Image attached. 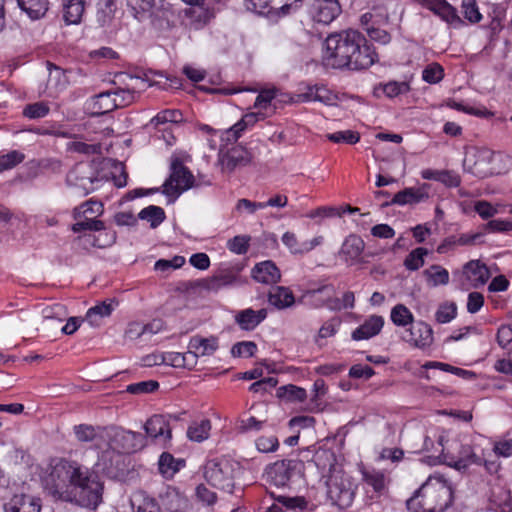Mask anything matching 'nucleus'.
I'll list each match as a JSON object with an SVG mask.
<instances>
[{
	"instance_id": "obj_1",
	"label": "nucleus",
	"mask_w": 512,
	"mask_h": 512,
	"mask_svg": "<svg viewBox=\"0 0 512 512\" xmlns=\"http://www.w3.org/2000/svg\"><path fill=\"white\" fill-rule=\"evenodd\" d=\"M45 490L56 501L96 509L102 501L103 485L93 471L75 461L61 459L53 467Z\"/></svg>"
},
{
	"instance_id": "obj_2",
	"label": "nucleus",
	"mask_w": 512,
	"mask_h": 512,
	"mask_svg": "<svg viewBox=\"0 0 512 512\" xmlns=\"http://www.w3.org/2000/svg\"><path fill=\"white\" fill-rule=\"evenodd\" d=\"M322 59L334 69L363 70L378 60V54L362 33L348 29L326 38Z\"/></svg>"
},
{
	"instance_id": "obj_3",
	"label": "nucleus",
	"mask_w": 512,
	"mask_h": 512,
	"mask_svg": "<svg viewBox=\"0 0 512 512\" xmlns=\"http://www.w3.org/2000/svg\"><path fill=\"white\" fill-rule=\"evenodd\" d=\"M452 502L451 485L442 477L430 476L406 505L411 512H444Z\"/></svg>"
},
{
	"instance_id": "obj_4",
	"label": "nucleus",
	"mask_w": 512,
	"mask_h": 512,
	"mask_svg": "<svg viewBox=\"0 0 512 512\" xmlns=\"http://www.w3.org/2000/svg\"><path fill=\"white\" fill-rule=\"evenodd\" d=\"M506 157L496 154L488 148H471L466 151L463 169L478 178H486L506 172V169L495 165L496 160L502 162Z\"/></svg>"
},
{
	"instance_id": "obj_5",
	"label": "nucleus",
	"mask_w": 512,
	"mask_h": 512,
	"mask_svg": "<svg viewBox=\"0 0 512 512\" xmlns=\"http://www.w3.org/2000/svg\"><path fill=\"white\" fill-rule=\"evenodd\" d=\"M128 7L132 10L133 16L138 21L146 18L158 29L168 24L171 13L170 4L165 0H127Z\"/></svg>"
},
{
	"instance_id": "obj_6",
	"label": "nucleus",
	"mask_w": 512,
	"mask_h": 512,
	"mask_svg": "<svg viewBox=\"0 0 512 512\" xmlns=\"http://www.w3.org/2000/svg\"><path fill=\"white\" fill-rule=\"evenodd\" d=\"M109 448L120 454H130L146 446V437L139 433L111 427L107 430Z\"/></svg>"
},
{
	"instance_id": "obj_7",
	"label": "nucleus",
	"mask_w": 512,
	"mask_h": 512,
	"mask_svg": "<svg viewBox=\"0 0 512 512\" xmlns=\"http://www.w3.org/2000/svg\"><path fill=\"white\" fill-rule=\"evenodd\" d=\"M327 497L332 505L340 509L349 507L354 499V490L350 479L340 471L326 479Z\"/></svg>"
},
{
	"instance_id": "obj_8",
	"label": "nucleus",
	"mask_w": 512,
	"mask_h": 512,
	"mask_svg": "<svg viewBox=\"0 0 512 512\" xmlns=\"http://www.w3.org/2000/svg\"><path fill=\"white\" fill-rule=\"evenodd\" d=\"M194 176L189 169L184 166L179 158L171 162V174L163 184V194L166 196H179L180 193L193 187Z\"/></svg>"
},
{
	"instance_id": "obj_9",
	"label": "nucleus",
	"mask_w": 512,
	"mask_h": 512,
	"mask_svg": "<svg viewBox=\"0 0 512 512\" xmlns=\"http://www.w3.org/2000/svg\"><path fill=\"white\" fill-rule=\"evenodd\" d=\"M205 479L213 487L231 493L234 489L233 470L226 460L213 459L207 462Z\"/></svg>"
},
{
	"instance_id": "obj_10",
	"label": "nucleus",
	"mask_w": 512,
	"mask_h": 512,
	"mask_svg": "<svg viewBox=\"0 0 512 512\" xmlns=\"http://www.w3.org/2000/svg\"><path fill=\"white\" fill-rule=\"evenodd\" d=\"M301 466L302 463L299 460L284 459L276 461L266 468V481L276 487H287Z\"/></svg>"
},
{
	"instance_id": "obj_11",
	"label": "nucleus",
	"mask_w": 512,
	"mask_h": 512,
	"mask_svg": "<svg viewBox=\"0 0 512 512\" xmlns=\"http://www.w3.org/2000/svg\"><path fill=\"white\" fill-rule=\"evenodd\" d=\"M95 181H98L96 172L91 165L85 163L76 164L66 176L67 185L78 189L83 196L94 191Z\"/></svg>"
},
{
	"instance_id": "obj_12",
	"label": "nucleus",
	"mask_w": 512,
	"mask_h": 512,
	"mask_svg": "<svg viewBox=\"0 0 512 512\" xmlns=\"http://www.w3.org/2000/svg\"><path fill=\"white\" fill-rule=\"evenodd\" d=\"M170 419L178 420L175 415L155 414L151 416L144 424L146 438H151L154 442L166 444L172 438Z\"/></svg>"
},
{
	"instance_id": "obj_13",
	"label": "nucleus",
	"mask_w": 512,
	"mask_h": 512,
	"mask_svg": "<svg viewBox=\"0 0 512 512\" xmlns=\"http://www.w3.org/2000/svg\"><path fill=\"white\" fill-rule=\"evenodd\" d=\"M403 340L416 348L425 349L433 343V330L427 323L418 321L405 331Z\"/></svg>"
},
{
	"instance_id": "obj_14",
	"label": "nucleus",
	"mask_w": 512,
	"mask_h": 512,
	"mask_svg": "<svg viewBox=\"0 0 512 512\" xmlns=\"http://www.w3.org/2000/svg\"><path fill=\"white\" fill-rule=\"evenodd\" d=\"M428 185L423 184L421 187H409L396 193L391 200H387L381 204V207H388L391 205H416L424 202L429 198Z\"/></svg>"
},
{
	"instance_id": "obj_15",
	"label": "nucleus",
	"mask_w": 512,
	"mask_h": 512,
	"mask_svg": "<svg viewBox=\"0 0 512 512\" xmlns=\"http://www.w3.org/2000/svg\"><path fill=\"white\" fill-rule=\"evenodd\" d=\"M341 13L338 0H315L313 4L312 18L315 22L329 25Z\"/></svg>"
},
{
	"instance_id": "obj_16",
	"label": "nucleus",
	"mask_w": 512,
	"mask_h": 512,
	"mask_svg": "<svg viewBox=\"0 0 512 512\" xmlns=\"http://www.w3.org/2000/svg\"><path fill=\"white\" fill-rule=\"evenodd\" d=\"M161 507L167 512H187L189 509V500L175 487H167L160 494Z\"/></svg>"
},
{
	"instance_id": "obj_17",
	"label": "nucleus",
	"mask_w": 512,
	"mask_h": 512,
	"mask_svg": "<svg viewBox=\"0 0 512 512\" xmlns=\"http://www.w3.org/2000/svg\"><path fill=\"white\" fill-rule=\"evenodd\" d=\"M313 463L317 467L318 471L324 478H328L329 475L342 471L337 466V459L334 452L330 449H318L315 451Z\"/></svg>"
},
{
	"instance_id": "obj_18",
	"label": "nucleus",
	"mask_w": 512,
	"mask_h": 512,
	"mask_svg": "<svg viewBox=\"0 0 512 512\" xmlns=\"http://www.w3.org/2000/svg\"><path fill=\"white\" fill-rule=\"evenodd\" d=\"M4 509L6 512H40L41 500L27 494H15Z\"/></svg>"
},
{
	"instance_id": "obj_19",
	"label": "nucleus",
	"mask_w": 512,
	"mask_h": 512,
	"mask_svg": "<svg viewBox=\"0 0 512 512\" xmlns=\"http://www.w3.org/2000/svg\"><path fill=\"white\" fill-rule=\"evenodd\" d=\"M324 241L323 236H316L310 241L300 242L293 232H285L282 236L283 244L290 250L292 254L303 255L309 253Z\"/></svg>"
},
{
	"instance_id": "obj_20",
	"label": "nucleus",
	"mask_w": 512,
	"mask_h": 512,
	"mask_svg": "<svg viewBox=\"0 0 512 512\" xmlns=\"http://www.w3.org/2000/svg\"><path fill=\"white\" fill-rule=\"evenodd\" d=\"M252 278L263 284H275L281 278V273L276 264L266 260L256 264L251 271Z\"/></svg>"
},
{
	"instance_id": "obj_21",
	"label": "nucleus",
	"mask_w": 512,
	"mask_h": 512,
	"mask_svg": "<svg viewBox=\"0 0 512 512\" xmlns=\"http://www.w3.org/2000/svg\"><path fill=\"white\" fill-rule=\"evenodd\" d=\"M365 243L360 236L351 234L342 244L340 254L350 265L358 263L364 251Z\"/></svg>"
},
{
	"instance_id": "obj_22",
	"label": "nucleus",
	"mask_w": 512,
	"mask_h": 512,
	"mask_svg": "<svg viewBox=\"0 0 512 512\" xmlns=\"http://www.w3.org/2000/svg\"><path fill=\"white\" fill-rule=\"evenodd\" d=\"M384 325L382 316L372 315L363 324L352 332V339L355 341L367 340L380 333Z\"/></svg>"
},
{
	"instance_id": "obj_23",
	"label": "nucleus",
	"mask_w": 512,
	"mask_h": 512,
	"mask_svg": "<svg viewBox=\"0 0 512 512\" xmlns=\"http://www.w3.org/2000/svg\"><path fill=\"white\" fill-rule=\"evenodd\" d=\"M218 347V338L215 336L205 338L200 335H195L191 337L188 344L189 352L196 355V361L200 356L213 355Z\"/></svg>"
},
{
	"instance_id": "obj_24",
	"label": "nucleus",
	"mask_w": 512,
	"mask_h": 512,
	"mask_svg": "<svg viewBox=\"0 0 512 512\" xmlns=\"http://www.w3.org/2000/svg\"><path fill=\"white\" fill-rule=\"evenodd\" d=\"M267 317V310L262 308L260 310H253L247 308L239 311L235 315V322L245 331L254 330L265 318Z\"/></svg>"
},
{
	"instance_id": "obj_25",
	"label": "nucleus",
	"mask_w": 512,
	"mask_h": 512,
	"mask_svg": "<svg viewBox=\"0 0 512 512\" xmlns=\"http://www.w3.org/2000/svg\"><path fill=\"white\" fill-rule=\"evenodd\" d=\"M463 273L475 287L484 285L490 277L488 268L485 264L481 263L480 260H471L466 263L463 268Z\"/></svg>"
},
{
	"instance_id": "obj_26",
	"label": "nucleus",
	"mask_w": 512,
	"mask_h": 512,
	"mask_svg": "<svg viewBox=\"0 0 512 512\" xmlns=\"http://www.w3.org/2000/svg\"><path fill=\"white\" fill-rule=\"evenodd\" d=\"M130 503L134 512H161V506L157 500L143 490L134 492Z\"/></svg>"
},
{
	"instance_id": "obj_27",
	"label": "nucleus",
	"mask_w": 512,
	"mask_h": 512,
	"mask_svg": "<svg viewBox=\"0 0 512 512\" xmlns=\"http://www.w3.org/2000/svg\"><path fill=\"white\" fill-rule=\"evenodd\" d=\"M427 8L448 23H460L456 9L445 0H424Z\"/></svg>"
},
{
	"instance_id": "obj_28",
	"label": "nucleus",
	"mask_w": 512,
	"mask_h": 512,
	"mask_svg": "<svg viewBox=\"0 0 512 512\" xmlns=\"http://www.w3.org/2000/svg\"><path fill=\"white\" fill-rule=\"evenodd\" d=\"M251 162L250 153L243 148H232L222 158L224 169L233 171L237 167L245 166Z\"/></svg>"
},
{
	"instance_id": "obj_29",
	"label": "nucleus",
	"mask_w": 512,
	"mask_h": 512,
	"mask_svg": "<svg viewBox=\"0 0 512 512\" xmlns=\"http://www.w3.org/2000/svg\"><path fill=\"white\" fill-rule=\"evenodd\" d=\"M104 238H102V235L95 236L91 234L79 236L75 239V241L78 243L79 247H81L84 250H89L92 247L97 248H106L111 246L115 240H116V233H105Z\"/></svg>"
},
{
	"instance_id": "obj_30",
	"label": "nucleus",
	"mask_w": 512,
	"mask_h": 512,
	"mask_svg": "<svg viewBox=\"0 0 512 512\" xmlns=\"http://www.w3.org/2000/svg\"><path fill=\"white\" fill-rule=\"evenodd\" d=\"M268 302L277 309H285L295 302L294 295L289 288L276 286L268 294Z\"/></svg>"
},
{
	"instance_id": "obj_31",
	"label": "nucleus",
	"mask_w": 512,
	"mask_h": 512,
	"mask_svg": "<svg viewBox=\"0 0 512 512\" xmlns=\"http://www.w3.org/2000/svg\"><path fill=\"white\" fill-rule=\"evenodd\" d=\"M115 301L105 300L88 309L85 320L89 322L91 326L97 327L100 325V320L104 317H108L114 310Z\"/></svg>"
},
{
	"instance_id": "obj_32",
	"label": "nucleus",
	"mask_w": 512,
	"mask_h": 512,
	"mask_svg": "<svg viewBox=\"0 0 512 512\" xmlns=\"http://www.w3.org/2000/svg\"><path fill=\"white\" fill-rule=\"evenodd\" d=\"M299 101H319L326 105H330L334 100L333 94L322 86H307L304 92L298 94Z\"/></svg>"
},
{
	"instance_id": "obj_33",
	"label": "nucleus",
	"mask_w": 512,
	"mask_h": 512,
	"mask_svg": "<svg viewBox=\"0 0 512 512\" xmlns=\"http://www.w3.org/2000/svg\"><path fill=\"white\" fill-rule=\"evenodd\" d=\"M184 466V459H176L168 452H163L158 461L159 472L165 478H172Z\"/></svg>"
},
{
	"instance_id": "obj_34",
	"label": "nucleus",
	"mask_w": 512,
	"mask_h": 512,
	"mask_svg": "<svg viewBox=\"0 0 512 512\" xmlns=\"http://www.w3.org/2000/svg\"><path fill=\"white\" fill-rule=\"evenodd\" d=\"M19 8L31 19H40L48 11V0H16Z\"/></svg>"
},
{
	"instance_id": "obj_35",
	"label": "nucleus",
	"mask_w": 512,
	"mask_h": 512,
	"mask_svg": "<svg viewBox=\"0 0 512 512\" xmlns=\"http://www.w3.org/2000/svg\"><path fill=\"white\" fill-rule=\"evenodd\" d=\"M85 10L84 0H66L63 18L67 24L80 23Z\"/></svg>"
},
{
	"instance_id": "obj_36",
	"label": "nucleus",
	"mask_w": 512,
	"mask_h": 512,
	"mask_svg": "<svg viewBox=\"0 0 512 512\" xmlns=\"http://www.w3.org/2000/svg\"><path fill=\"white\" fill-rule=\"evenodd\" d=\"M165 363L176 368L192 369L196 366V355L189 352H169L163 358Z\"/></svg>"
},
{
	"instance_id": "obj_37",
	"label": "nucleus",
	"mask_w": 512,
	"mask_h": 512,
	"mask_svg": "<svg viewBox=\"0 0 512 512\" xmlns=\"http://www.w3.org/2000/svg\"><path fill=\"white\" fill-rule=\"evenodd\" d=\"M93 109L94 114L97 115H104L117 109V104H115V100L113 99L112 90L101 92L94 96Z\"/></svg>"
},
{
	"instance_id": "obj_38",
	"label": "nucleus",
	"mask_w": 512,
	"mask_h": 512,
	"mask_svg": "<svg viewBox=\"0 0 512 512\" xmlns=\"http://www.w3.org/2000/svg\"><path fill=\"white\" fill-rule=\"evenodd\" d=\"M104 211L103 204L96 200L90 199L81 205L77 206L73 211L74 219H81L82 217H93L100 216Z\"/></svg>"
},
{
	"instance_id": "obj_39",
	"label": "nucleus",
	"mask_w": 512,
	"mask_h": 512,
	"mask_svg": "<svg viewBox=\"0 0 512 512\" xmlns=\"http://www.w3.org/2000/svg\"><path fill=\"white\" fill-rule=\"evenodd\" d=\"M306 390L293 384L281 386L277 389V397L286 402H303L306 399Z\"/></svg>"
},
{
	"instance_id": "obj_40",
	"label": "nucleus",
	"mask_w": 512,
	"mask_h": 512,
	"mask_svg": "<svg viewBox=\"0 0 512 512\" xmlns=\"http://www.w3.org/2000/svg\"><path fill=\"white\" fill-rule=\"evenodd\" d=\"M116 3L114 0H100L97 11V22L101 27L111 24L115 17Z\"/></svg>"
},
{
	"instance_id": "obj_41",
	"label": "nucleus",
	"mask_w": 512,
	"mask_h": 512,
	"mask_svg": "<svg viewBox=\"0 0 512 512\" xmlns=\"http://www.w3.org/2000/svg\"><path fill=\"white\" fill-rule=\"evenodd\" d=\"M138 217L141 220H146L150 223L151 228L158 227L166 218L163 208L155 205H150L142 209Z\"/></svg>"
},
{
	"instance_id": "obj_42",
	"label": "nucleus",
	"mask_w": 512,
	"mask_h": 512,
	"mask_svg": "<svg viewBox=\"0 0 512 512\" xmlns=\"http://www.w3.org/2000/svg\"><path fill=\"white\" fill-rule=\"evenodd\" d=\"M211 430V422L208 419H203L200 422H193L188 430L187 436L190 440L202 442L209 437Z\"/></svg>"
},
{
	"instance_id": "obj_43",
	"label": "nucleus",
	"mask_w": 512,
	"mask_h": 512,
	"mask_svg": "<svg viewBox=\"0 0 512 512\" xmlns=\"http://www.w3.org/2000/svg\"><path fill=\"white\" fill-rule=\"evenodd\" d=\"M423 274L427 278L428 283L433 287L446 285L449 282L448 271L440 265H432L424 270Z\"/></svg>"
},
{
	"instance_id": "obj_44",
	"label": "nucleus",
	"mask_w": 512,
	"mask_h": 512,
	"mask_svg": "<svg viewBox=\"0 0 512 512\" xmlns=\"http://www.w3.org/2000/svg\"><path fill=\"white\" fill-rule=\"evenodd\" d=\"M481 237V234H462L459 237L451 236L446 238L443 243H441L438 248V253H446L448 248L454 246L456 244L459 245H471L475 244L476 240Z\"/></svg>"
},
{
	"instance_id": "obj_45",
	"label": "nucleus",
	"mask_w": 512,
	"mask_h": 512,
	"mask_svg": "<svg viewBox=\"0 0 512 512\" xmlns=\"http://www.w3.org/2000/svg\"><path fill=\"white\" fill-rule=\"evenodd\" d=\"M112 93L115 104H117V109H119L132 104L136 99L137 91L134 86H131L124 89L117 88L112 90Z\"/></svg>"
},
{
	"instance_id": "obj_46",
	"label": "nucleus",
	"mask_w": 512,
	"mask_h": 512,
	"mask_svg": "<svg viewBox=\"0 0 512 512\" xmlns=\"http://www.w3.org/2000/svg\"><path fill=\"white\" fill-rule=\"evenodd\" d=\"M382 91L387 97L393 98L409 91V85L406 82L390 81L386 84H380L375 88L374 93L378 95Z\"/></svg>"
},
{
	"instance_id": "obj_47",
	"label": "nucleus",
	"mask_w": 512,
	"mask_h": 512,
	"mask_svg": "<svg viewBox=\"0 0 512 512\" xmlns=\"http://www.w3.org/2000/svg\"><path fill=\"white\" fill-rule=\"evenodd\" d=\"M428 254V250L423 247H418L412 250L404 260L406 269L416 271L424 265V257Z\"/></svg>"
},
{
	"instance_id": "obj_48",
	"label": "nucleus",
	"mask_w": 512,
	"mask_h": 512,
	"mask_svg": "<svg viewBox=\"0 0 512 512\" xmlns=\"http://www.w3.org/2000/svg\"><path fill=\"white\" fill-rule=\"evenodd\" d=\"M76 220L77 222L72 225V231L74 233H80L86 230L101 231L105 228L104 222L90 216L82 217L81 219Z\"/></svg>"
},
{
	"instance_id": "obj_49",
	"label": "nucleus",
	"mask_w": 512,
	"mask_h": 512,
	"mask_svg": "<svg viewBox=\"0 0 512 512\" xmlns=\"http://www.w3.org/2000/svg\"><path fill=\"white\" fill-rule=\"evenodd\" d=\"M391 320L397 326L413 324V314L403 304H397L391 310Z\"/></svg>"
},
{
	"instance_id": "obj_50",
	"label": "nucleus",
	"mask_w": 512,
	"mask_h": 512,
	"mask_svg": "<svg viewBox=\"0 0 512 512\" xmlns=\"http://www.w3.org/2000/svg\"><path fill=\"white\" fill-rule=\"evenodd\" d=\"M25 159L24 153L18 150H12L4 155L0 156V173L14 168L18 164L22 163Z\"/></svg>"
},
{
	"instance_id": "obj_51",
	"label": "nucleus",
	"mask_w": 512,
	"mask_h": 512,
	"mask_svg": "<svg viewBox=\"0 0 512 512\" xmlns=\"http://www.w3.org/2000/svg\"><path fill=\"white\" fill-rule=\"evenodd\" d=\"M42 314L44 321H55L57 324L63 322L67 317L66 308L62 304H54L46 307L43 309Z\"/></svg>"
},
{
	"instance_id": "obj_52",
	"label": "nucleus",
	"mask_w": 512,
	"mask_h": 512,
	"mask_svg": "<svg viewBox=\"0 0 512 512\" xmlns=\"http://www.w3.org/2000/svg\"><path fill=\"white\" fill-rule=\"evenodd\" d=\"M444 77V69L438 63H431L422 72V78L429 84H436Z\"/></svg>"
},
{
	"instance_id": "obj_53",
	"label": "nucleus",
	"mask_w": 512,
	"mask_h": 512,
	"mask_svg": "<svg viewBox=\"0 0 512 512\" xmlns=\"http://www.w3.org/2000/svg\"><path fill=\"white\" fill-rule=\"evenodd\" d=\"M327 139L334 143L356 144L360 140V134L356 131L345 130L327 134Z\"/></svg>"
},
{
	"instance_id": "obj_54",
	"label": "nucleus",
	"mask_w": 512,
	"mask_h": 512,
	"mask_svg": "<svg viewBox=\"0 0 512 512\" xmlns=\"http://www.w3.org/2000/svg\"><path fill=\"white\" fill-rule=\"evenodd\" d=\"M257 350V345L253 341L237 342L231 348L233 357H252Z\"/></svg>"
},
{
	"instance_id": "obj_55",
	"label": "nucleus",
	"mask_w": 512,
	"mask_h": 512,
	"mask_svg": "<svg viewBox=\"0 0 512 512\" xmlns=\"http://www.w3.org/2000/svg\"><path fill=\"white\" fill-rule=\"evenodd\" d=\"M182 120V114L178 110H164L151 119L155 127L164 123H178Z\"/></svg>"
},
{
	"instance_id": "obj_56",
	"label": "nucleus",
	"mask_w": 512,
	"mask_h": 512,
	"mask_svg": "<svg viewBox=\"0 0 512 512\" xmlns=\"http://www.w3.org/2000/svg\"><path fill=\"white\" fill-rule=\"evenodd\" d=\"M50 111L49 106L44 102H36L28 104L24 110L23 115L30 119H38L45 117Z\"/></svg>"
},
{
	"instance_id": "obj_57",
	"label": "nucleus",
	"mask_w": 512,
	"mask_h": 512,
	"mask_svg": "<svg viewBox=\"0 0 512 512\" xmlns=\"http://www.w3.org/2000/svg\"><path fill=\"white\" fill-rule=\"evenodd\" d=\"M462 13L464 17L471 23H477L481 20L482 15L479 12L478 6L475 0H463L462 1Z\"/></svg>"
},
{
	"instance_id": "obj_58",
	"label": "nucleus",
	"mask_w": 512,
	"mask_h": 512,
	"mask_svg": "<svg viewBox=\"0 0 512 512\" xmlns=\"http://www.w3.org/2000/svg\"><path fill=\"white\" fill-rule=\"evenodd\" d=\"M249 241V236L238 235L228 241L227 247L236 254H245L249 249Z\"/></svg>"
},
{
	"instance_id": "obj_59",
	"label": "nucleus",
	"mask_w": 512,
	"mask_h": 512,
	"mask_svg": "<svg viewBox=\"0 0 512 512\" xmlns=\"http://www.w3.org/2000/svg\"><path fill=\"white\" fill-rule=\"evenodd\" d=\"M159 388V383L154 380L142 381L127 386L126 391L131 394H144L154 392Z\"/></svg>"
},
{
	"instance_id": "obj_60",
	"label": "nucleus",
	"mask_w": 512,
	"mask_h": 512,
	"mask_svg": "<svg viewBox=\"0 0 512 512\" xmlns=\"http://www.w3.org/2000/svg\"><path fill=\"white\" fill-rule=\"evenodd\" d=\"M68 150L85 155L99 154L101 152V145L74 141L68 144Z\"/></svg>"
},
{
	"instance_id": "obj_61",
	"label": "nucleus",
	"mask_w": 512,
	"mask_h": 512,
	"mask_svg": "<svg viewBox=\"0 0 512 512\" xmlns=\"http://www.w3.org/2000/svg\"><path fill=\"white\" fill-rule=\"evenodd\" d=\"M457 308L454 303L442 304L435 314L436 321L439 323H448L456 316Z\"/></svg>"
},
{
	"instance_id": "obj_62",
	"label": "nucleus",
	"mask_w": 512,
	"mask_h": 512,
	"mask_svg": "<svg viewBox=\"0 0 512 512\" xmlns=\"http://www.w3.org/2000/svg\"><path fill=\"white\" fill-rule=\"evenodd\" d=\"M271 496L274 497L279 503H282L285 507L289 509H300L304 510L308 506V502L304 497L296 496V497H286V496H277L275 497L273 493Z\"/></svg>"
},
{
	"instance_id": "obj_63",
	"label": "nucleus",
	"mask_w": 512,
	"mask_h": 512,
	"mask_svg": "<svg viewBox=\"0 0 512 512\" xmlns=\"http://www.w3.org/2000/svg\"><path fill=\"white\" fill-rule=\"evenodd\" d=\"M279 442L275 436H261L256 440V447L259 452L269 453L277 450Z\"/></svg>"
},
{
	"instance_id": "obj_64",
	"label": "nucleus",
	"mask_w": 512,
	"mask_h": 512,
	"mask_svg": "<svg viewBox=\"0 0 512 512\" xmlns=\"http://www.w3.org/2000/svg\"><path fill=\"white\" fill-rule=\"evenodd\" d=\"M74 433L78 441L91 442L96 437L95 428L91 425L80 424L74 427Z\"/></svg>"
}]
</instances>
